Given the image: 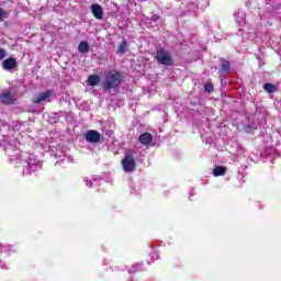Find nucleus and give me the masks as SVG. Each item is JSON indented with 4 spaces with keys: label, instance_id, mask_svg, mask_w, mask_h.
Returning <instances> with one entry per match:
<instances>
[{
    "label": "nucleus",
    "instance_id": "423d86ee",
    "mask_svg": "<svg viewBox=\"0 0 281 281\" xmlns=\"http://www.w3.org/2000/svg\"><path fill=\"white\" fill-rule=\"evenodd\" d=\"M48 98H52V90H46L45 92H40L38 94H35L32 98V103L41 104L42 102H45V100H48Z\"/></svg>",
    "mask_w": 281,
    "mask_h": 281
},
{
    "label": "nucleus",
    "instance_id": "20e7f679",
    "mask_svg": "<svg viewBox=\"0 0 281 281\" xmlns=\"http://www.w3.org/2000/svg\"><path fill=\"white\" fill-rule=\"evenodd\" d=\"M1 104H7L8 106L14 104L16 102V93L11 92L10 90H4L0 94Z\"/></svg>",
    "mask_w": 281,
    "mask_h": 281
},
{
    "label": "nucleus",
    "instance_id": "6e6552de",
    "mask_svg": "<svg viewBox=\"0 0 281 281\" xmlns=\"http://www.w3.org/2000/svg\"><path fill=\"white\" fill-rule=\"evenodd\" d=\"M16 58L9 57L2 61V67L5 71H11V69H16Z\"/></svg>",
    "mask_w": 281,
    "mask_h": 281
},
{
    "label": "nucleus",
    "instance_id": "f3484780",
    "mask_svg": "<svg viewBox=\"0 0 281 281\" xmlns=\"http://www.w3.org/2000/svg\"><path fill=\"white\" fill-rule=\"evenodd\" d=\"M5 56H8V52L5 50V48H0V60H3Z\"/></svg>",
    "mask_w": 281,
    "mask_h": 281
},
{
    "label": "nucleus",
    "instance_id": "4468645a",
    "mask_svg": "<svg viewBox=\"0 0 281 281\" xmlns=\"http://www.w3.org/2000/svg\"><path fill=\"white\" fill-rule=\"evenodd\" d=\"M263 89L267 91V93H276L277 88L273 86V83H265Z\"/></svg>",
    "mask_w": 281,
    "mask_h": 281
},
{
    "label": "nucleus",
    "instance_id": "7ed1b4c3",
    "mask_svg": "<svg viewBox=\"0 0 281 281\" xmlns=\"http://www.w3.org/2000/svg\"><path fill=\"white\" fill-rule=\"evenodd\" d=\"M156 60L159 65H165V67H172L175 65V59L166 48L159 47L156 50Z\"/></svg>",
    "mask_w": 281,
    "mask_h": 281
},
{
    "label": "nucleus",
    "instance_id": "9b49d317",
    "mask_svg": "<svg viewBox=\"0 0 281 281\" xmlns=\"http://www.w3.org/2000/svg\"><path fill=\"white\" fill-rule=\"evenodd\" d=\"M226 173H227V167H224V166H217L213 170L214 177H225Z\"/></svg>",
    "mask_w": 281,
    "mask_h": 281
},
{
    "label": "nucleus",
    "instance_id": "0eeeda50",
    "mask_svg": "<svg viewBox=\"0 0 281 281\" xmlns=\"http://www.w3.org/2000/svg\"><path fill=\"white\" fill-rule=\"evenodd\" d=\"M102 135L100 132L95 130H90L86 133V140L89 142V144H98L100 142Z\"/></svg>",
    "mask_w": 281,
    "mask_h": 281
},
{
    "label": "nucleus",
    "instance_id": "2eb2a0df",
    "mask_svg": "<svg viewBox=\"0 0 281 281\" xmlns=\"http://www.w3.org/2000/svg\"><path fill=\"white\" fill-rule=\"evenodd\" d=\"M204 91H206V93H213L214 92V83H205Z\"/></svg>",
    "mask_w": 281,
    "mask_h": 281
},
{
    "label": "nucleus",
    "instance_id": "6ab92c4d",
    "mask_svg": "<svg viewBox=\"0 0 281 281\" xmlns=\"http://www.w3.org/2000/svg\"><path fill=\"white\" fill-rule=\"evenodd\" d=\"M4 14H5V11L0 8V21H3Z\"/></svg>",
    "mask_w": 281,
    "mask_h": 281
},
{
    "label": "nucleus",
    "instance_id": "a211bd4d",
    "mask_svg": "<svg viewBox=\"0 0 281 281\" xmlns=\"http://www.w3.org/2000/svg\"><path fill=\"white\" fill-rule=\"evenodd\" d=\"M3 249H4V248H2V250H1L2 254H3ZM4 252H5V254H9V256H10V255L12 254V248H10V247L5 248V249H4Z\"/></svg>",
    "mask_w": 281,
    "mask_h": 281
},
{
    "label": "nucleus",
    "instance_id": "f8f14e48",
    "mask_svg": "<svg viewBox=\"0 0 281 281\" xmlns=\"http://www.w3.org/2000/svg\"><path fill=\"white\" fill-rule=\"evenodd\" d=\"M89 49H90V47H89V42L83 41V42H80V43H79V45H78V52H79L80 54H87V53H89Z\"/></svg>",
    "mask_w": 281,
    "mask_h": 281
},
{
    "label": "nucleus",
    "instance_id": "f257e3e1",
    "mask_svg": "<svg viewBox=\"0 0 281 281\" xmlns=\"http://www.w3.org/2000/svg\"><path fill=\"white\" fill-rule=\"evenodd\" d=\"M122 74L119 71L109 72L105 75V81L103 82V90L111 91L112 89H117L122 85Z\"/></svg>",
    "mask_w": 281,
    "mask_h": 281
},
{
    "label": "nucleus",
    "instance_id": "9d476101",
    "mask_svg": "<svg viewBox=\"0 0 281 281\" xmlns=\"http://www.w3.org/2000/svg\"><path fill=\"white\" fill-rule=\"evenodd\" d=\"M222 60V65L220 67V74H228V71H231L232 69V65L229 64V61H227L224 58H221Z\"/></svg>",
    "mask_w": 281,
    "mask_h": 281
},
{
    "label": "nucleus",
    "instance_id": "f03ea898",
    "mask_svg": "<svg viewBox=\"0 0 281 281\" xmlns=\"http://www.w3.org/2000/svg\"><path fill=\"white\" fill-rule=\"evenodd\" d=\"M137 166V159H135V150L130 149L125 151V156L122 160V168L124 172H135Z\"/></svg>",
    "mask_w": 281,
    "mask_h": 281
},
{
    "label": "nucleus",
    "instance_id": "dca6fc26",
    "mask_svg": "<svg viewBox=\"0 0 281 281\" xmlns=\"http://www.w3.org/2000/svg\"><path fill=\"white\" fill-rule=\"evenodd\" d=\"M126 45V41L121 42L119 45V52H125Z\"/></svg>",
    "mask_w": 281,
    "mask_h": 281
},
{
    "label": "nucleus",
    "instance_id": "39448f33",
    "mask_svg": "<svg viewBox=\"0 0 281 281\" xmlns=\"http://www.w3.org/2000/svg\"><path fill=\"white\" fill-rule=\"evenodd\" d=\"M90 10L92 16H94V19H98V21H102V19H104V10L102 9V5L93 3L90 5Z\"/></svg>",
    "mask_w": 281,
    "mask_h": 281
},
{
    "label": "nucleus",
    "instance_id": "ddd939ff",
    "mask_svg": "<svg viewBox=\"0 0 281 281\" xmlns=\"http://www.w3.org/2000/svg\"><path fill=\"white\" fill-rule=\"evenodd\" d=\"M88 83L90 85V87H95V86L100 85V76H98V75L89 76Z\"/></svg>",
    "mask_w": 281,
    "mask_h": 281
},
{
    "label": "nucleus",
    "instance_id": "1a4fd4ad",
    "mask_svg": "<svg viewBox=\"0 0 281 281\" xmlns=\"http://www.w3.org/2000/svg\"><path fill=\"white\" fill-rule=\"evenodd\" d=\"M138 142L143 144V146H150L153 144V134L145 132L139 135Z\"/></svg>",
    "mask_w": 281,
    "mask_h": 281
}]
</instances>
